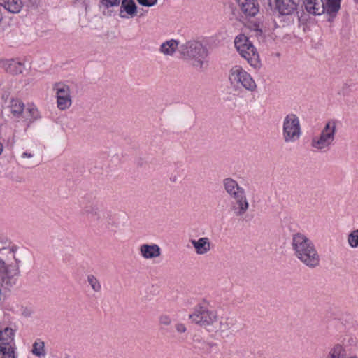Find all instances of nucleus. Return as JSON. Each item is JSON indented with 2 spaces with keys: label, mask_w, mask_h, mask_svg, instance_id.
<instances>
[{
  "label": "nucleus",
  "mask_w": 358,
  "mask_h": 358,
  "mask_svg": "<svg viewBox=\"0 0 358 358\" xmlns=\"http://www.w3.org/2000/svg\"><path fill=\"white\" fill-rule=\"evenodd\" d=\"M0 5L13 13H17L22 7L20 0H1Z\"/></svg>",
  "instance_id": "6ab92c4d"
},
{
  "label": "nucleus",
  "mask_w": 358,
  "mask_h": 358,
  "mask_svg": "<svg viewBox=\"0 0 358 358\" xmlns=\"http://www.w3.org/2000/svg\"><path fill=\"white\" fill-rule=\"evenodd\" d=\"M234 43L241 55L248 61L250 66L255 68L259 67V55L246 36L244 34L238 35L235 38Z\"/></svg>",
  "instance_id": "423d86ee"
},
{
  "label": "nucleus",
  "mask_w": 358,
  "mask_h": 358,
  "mask_svg": "<svg viewBox=\"0 0 358 358\" xmlns=\"http://www.w3.org/2000/svg\"><path fill=\"white\" fill-rule=\"evenodd\" d=\"M356 3H358V0H354Z\"/></svg>",
  "instance_id": "e433bc0d"
},
{
  "label": "nucleus",
  "mask_w": 358,
  "mask_h": 358,
  "mask_svg": "<svg viewBox=\"0 0 358 358\" xmlns=\"http://www.w3.org/2000/svg\"><path fill=\"white\" fill-rule=\"evenodd\" d=\"M341 0H325L324 8L327 14L335 17L341 8Z\"/></svg>",
  "instance_id": "412c9836"
},
{
  "label": "nucleus",
  "mask_w": 358,
  "mask_h": 358,
  "mask_svg": "<svg viewBox=\"0 0 358 358\" xmlns=\"http://www.w3.org/2000/svg\"><path fill=\"white\" fill-rule=\"evenodd\" d=\"M306 10L313 15H321L325 12L323 0H303Z\"/></svg>",
  "instance_id": "2eb2a0df"
},
{
  "label": "nucleus",
  "mask_w": 358,
  "mask_h": 358,
  "mask_svg": "<svg viewBox=\"0 0 358 358\" xmlns=\"http://www.w3.org/2000/svg\"><path fill=\"white\" fill-rule=\"evenodd\" d=\"M101 2L105 7L109 8L118 6L120 0H101Z\"/></svg>",
  "instance_id": "473e14b6"
},
{
  "label": "nucleus",
  "mask_w": 358,
  "mask_h": 358,
  "mask_svg": "<svg viewBox=\"0 0 358 358\" xmlns=\"http://www.w3.org/2000/svg\"><path fill=\"white\" fill-rule=\"evenodd\" d=\"M249 208V203L246 195L233 201L231 204V210L236 217L243 216Z\"/></svg>",
  "instance_id": "4468645a"
},
{
  "label": "nucleus",
  "mask_w": 358,
  "mask_h": 358,
  "mask_svg": "<svg viewBox=\"0 0 358 358\" xmlns=\"http://www.w3.org/2000/svg\"><path fill=\"white\" fill-rule=\"evenodd\" d=\"M209 306L210 302L203 299L195 306L189 319L208 332L220 333L226 337L231 336L234 329L233 320L228 315L220 316L216 310Z\"/></svg>",
  "instance_id": "f257e3e1"
},
{
  "label": "nucleus",
  "mask_w": 358,
  "mask_h": 358,
  "mask_svg": "<svg viewBox=\"0 0 358 358\" xmlns=\"http://www.w3.org/2000/svg\"><path fill=\"white\" fill-rule=\"evenodd\" d=\"M223 185L225 191L229 195L242 188L238 185L236 180L230 178H225L223 180Z\"/></svg>",
  "instance_id": "393cba45"
},
{
  "label": "nucleus",
  "mask_w": 358,
  "mask_h": 358,
  "mask_svg": "<svg viewBox=\"0 0 358 358\" xmlns=\"http://www.w3.org/2000/svg\"><path fill=\"white\" fill-rule=\"evenodd\" d=\"M348 243L351 248H358V229L353 230L349 234Z\"/></svg>",
  "instance_id": "c756f323"
},
{
  "label": "nucleus",
  "mask_w": 358,
  "mask_h": 358,
  "mask_svg": "<svg viewBox=\"0 0 358 358\" xmlns=\"http://www.w3.org/2000/svg\"><path fill=\"white\" fill-rule=\"evenodd\" d=\"M8 108L12 116L17 120L33 122L41 117L39 111L34 106H28L25 108L22 101L17 99L10 100Z\"/></svg>",
  "instance_id": "20e7f679"
},
{
  "label": "nucleus",
  "mask_w": 358,
  "mask_h": 358,
  "mask_svg": "<svg viewBox=\"0 0 358 358\" xmlns=\"http://www.w3.org/2000/svg\"><path fill=\"white\" fill-rule=\"evenodd\" d=\"M241 10L248 16H255L259 12V5L255 0H236Z\"/></svg>",
  "instance_id": "dca6fc26"
},
{
  "label": "nucleus",
  "mask_w": 358,
  "mask_h": 358,
  "mask_svg": "<svg viewBox=\"0 0 358 358\" xmlns=\"http://www.w3.org/2000/svg\"><path fill=\"white\" fill-rule=\"evenodd\" d=\"M180 52L185 57L194 59V66L203 67V59L207 55V52L201 43L194 41L186 42L180 45Z\"/></svg>",
  "instance_id": "0eeeda50"
},
{
  "label": "nucleus",
  "mask_w": 358,
  "mask_h": 358,
  "mask_svg": "<svg viewBox=\"0 0 358 358\" xmlns=\"http://www.w3.org/2000/svg\"><path fill=\"white\" fill-rule=\"evenodd\" d=\"M174 329L178 334H182L187 332V328L186 325L180 322H176L174 325Z\"/></svg>",
  "instance_id": "7c9ffc66"
},
{
  "label": "nucleus",
  "mask_w": 358,
  "mask_h": 358,
  "mask_svg": "<svg viewBox=\"0 0 358 358\" xmlns=\"http://www.w3.org/2000/svg\"><path fill=\"white\" fill-rule=\"evenodd\" d=\"M301 127L299 117L293 113L287 115L283 120L282 138L285 143L292 144L301 136Z\"/></svg>",
  "instance_id": "39448f33"
},
{
  "label": "nucleus",
  "mask_w": 358,
  "mask_h": 358,
  "mask_svg": "<svg viewBox=\"0 0 358 358\" xmlns=\"http://www.w3.org/2000/svg\"><path fill=\"white\" fill-rule=\"evenodd\" d=\"M292 249L296 258L309 268H315L320 264V257L314 243L306 236L297 233L293 235Z\"/></svg>",
  "instance_id": "f03ea898"
},
{
  "label": "nucleus",
  "mask_w": 358,
  "mask_h": 358,
  "mask_svg": "<svg viewBox=\"0 0 358 358\" xmlns=\"http://www.w3.org/2000/svg\"><path fill=\"white\" fill-rule=\"evenodd\" d=\"M141 255L145 259L158 258L161 255V249L157 244H142L139 247Z\"/></svg>",
  "instance_id": "ddd939ff"
},
{
  "label": "nucleus",
  "mask_w": 358,
  "mask_h": 358,
  "mask_svg": "<svg viewBox=\"0 0 358 358\" xmlns=\"http://www.w3.org/2000/svg\"><path fill=\"white\" fill-rule=\"evenodd\" d=\"M138 2L144 6H152L157 3V0H137Z\"/></svg>",
  "instance_id": "72a5a7b5"
},
{
  "label": "nucleus",
  "mask_w": 358,
  "mask_h": 358,
  "mask_svg": "<svg viewBox=\"0 0 358 358\" xmlns=\"http://www.w3.org/2000/svg\"><path fill=\"white\" fill-rule=\"evenodd\" d=\"M178 46V42L176 40L171 39L163 43L160 45L159 51L161 53L171 56L176 50Z\"/></svg>",
  "instance_id": "aec40b11"
},
{
  "label": "nucleus",
  "mask_w": 358,
  "mask_h": 358,
  "mask_svg": "<svg viewBox=\"0 0 358 358\" xmlns=\"http://www.w3.org/2000/svg\"><path fill=\"white\" fill-rule=\"evenodd\" d=\"M14 339V331L13 329L6 327L0 331V341L1 344L8 345Z\"/></svg>",
  "instance_id": "5701e85b"
},
{
  "label": "nucleus",
  "mask_w": 358,
  "mask_h": 358,
  "mask_svg": "<svg viewBox=\"0 0 358 358\" xmlns=\"http://www.w3.org/2000/svg\"><path fill=\"white\" fill-rule=\"evenodd\" d=\"M5 69L6 71L10 73L18 74L22 73L24 65L20 62L11 59L6 62Z\"/></svg>",
  "instance_id": "4be33fe9"
},
{
  "label": "nucleus",
  "mask_w": 358,
  "mask_h": 358,
  "mask_svg": "<svg viewBox=\"0 0 358 358\" xmlns=\"http://www.w3.org/2000/svg\"><path fill=\"white\" fill-rule=\"evenodd\" d=\"M19 255L15 246L0 250V282L9 285L10 280L20 274Z\"/></svg>",
  "instance_id": "7ed1b4c3"
},
{
  "label": "nucleus",
  "mask_w": 358,
  "mask_h": 358,
  "mask_svg": "<svg viewBox=\"0 0 358 358\" xmlns=\"http://www.w3.org/2000/svg\"><path fill=\"white\" fill-rule=\"evenodd\" d=\"M269 3L274 4L281 15H291L296 10V4L292 0H270Z\"/></svg>",
  "instance_id": "f8f14e48"
},
{
  "label": "nucleus",
  "mask_w": 358,
  "mask_h": 358,
  "mask_svg": "<svg viewBox=\"0 0 358 358\" xmlns=\"http://www.w3.org/2000/svg\"><path fill=\"white\" fill-rule=\"evenodd\" d=\"M186 124H186V122H180V126H185Z\"/></svg>",
  "instance_id": "c9c22d12"
},
{
  "label": "nucleus",
  "mask_w": 358,
  "mask_h": 358,
  "mask_svg": "<svg viewBox=\"0 0 358 358\" xmlns=\"http://www.w3.org/2000/svg\"><path fill=\"white\" fill-rule=\"evenodd\" d=\"M87 282L90 285L92 289L95 292H99L101 289V285L99 280L93 275L87 276Z\"/></svg>",
  "instance_id": "cd10ccee"
},
{
  "label": "nucleus",
  "mask_w": 358,
  "mask_h": 358,
  "mask_svg": "<svg viewBox=\"0 0 358 358\" xmlns=\"http://www.w3.org/2000/svg\"><path fill=\"white\" fill-rule=\"evenodd\" d=\"M2 151H3V145H2V144L0 143V155L1 154Z\"/></svg>",
  "instance_id": "f704fd0d"
},
{
  "label": "nucleus",
  "mask_w": 358,
  "mask_h": 358,
  "mask_svg": "<svg viewBox=\"0 0 358 358\" xmlns=\"http://www.w3.org/2000/svg\"><path fill=\"white\" fill-rule=\"evenodd\" d=\"M190 242L193 245L197 255H204L211 249L210 240L207 237L200 238L197 241L191 240Z\"/></svg>",
  "instance_id": "f3484780"
},
{
  "label": "nucleus",
  "mask_w": 358,
  "mask_h": 358,
  "mask_svg": "<svg viewBox=\"0 0 358 358\" xmlns=\"http://www.w3.org/2000/svg\"><path fill=\"white\" fill-rule=\"evenodd\" d=\"M31 352L33 355L39 358L45 357L46 352L44 342L41 340L36 341L33 343Z\"/></svg>",
  "instance_id": "b1692460"
},
{
  "label": "nucleus",
  "mask_w": 358,
  "mask_h": 358,
  "mask_svg": "<svg viewBox=\"0 0 358 358\" xmlns=\"http://www.w3.org/2000/svg\"><path fill=\"white\" fill-rule=\"evenodd\" d=\"M336 127V123L335 121L327 122L320 134L312 138L311 146L317 150H322L329 148L335 138Z\"/></svg>",
  "instance_id": "6e6552de"
},
{
  "label": "nucleus",
  "mask_w": 358,
  "mask_h": 358,
  "mask_svg": "<svg viewBox=\"0 0 358 358\" xmlns=\"http://www.w3.org/2000/svg\"><path fill=\"white\" fill-rule=\"evenodd\" d=\"M124 12L131 17L136 15L137 8L134 0H122L120 15L122 18L128 17L124 14Z\"/></svg>",
  "instance_id": "a211bd4d"
},
{
  "label": "nucleus",
  "mask_w": 358,
  "mask_h": 358,
  "mask_svg": "<svg viewBox=\"0 0 358 358\" xmlns=\"http://www.w3.org/2000/svg\"><path fill=\"white\" fill-rule=\"evenodd\" d=\"M157 320L159 325L163 327H169L172 324V318L167 313H161Z\"/></svg>",
  "instance_id": "c85d7f7f"
},
{
  "label": "nucleus",
  "mask_w": 358,
  "mask_h": 358,
  "mask_svg": "<svg viewBox=\"0 0 358 358\" xmlns=\"http://www.w3.org/2000/svg\"><path fill=\"white\" fill-rule=\"evenodd\" d=\"M229 196L232 198L233 201H235L245 196V192L244 189L241 188L239 190L232 192L231 194H229Z\"/></svg>",
  "instance_id": "2f4dec72"
},
{
  "label": "nucleus",
  "mask_w": 358,
  "mask_h": 358,
  "mask_svg": "<svg viewBox=\"0 0 358 358\" xmlns=\"http://www.w3.org/2000/svg\"><path fill=\"white\" fill-rule=\"evenodd\" d=\"M229 79L231 84H241L250 91H254L257 88V85L251 76L239 65L231 69Z\"/></svg>",
  "instance_id": "1a4fd4ad"
},
{
  "label": "nucleus",
  "mask_w": 358,
  "mask_h": 358,
  "mask_svg": "<svg viewBox=\"0 0 358 358\" xmlns=\"http://www.w3.org/2000/svg\"><path fill=\"white\" fill-rule=\"evenodd\" d=\"M18 160L23 164H31L34 158V154L31 152H21L17 155Z\"/></svg>",
  "instance_id": "bb28decb"
},
{
  "label": "nucleus",
  "mask_w": 358,
  "mask_h": 358,
  "mask_svg": "<svg viewBox=\"0 0 358 358\" xmlns=\"http://www.w3.org/2000/svg\"><path fill=\"white\" fill-rule=\"evenodd\" d=\"M0 358H15V351L10 346L0 345Z\"/></svg>",
  "instance_id": "a878e982"
},
{
  "label": "nucleus",
  "mask_w": 358,
  "mask_h": 358,
  "mask_svg": "<svg viewBox=\"0 0 358 358\" xmlns=\"http://www.w3.org/2000/svg\"><path fill=\"white\" fill-rule=\"evenodd\" d=\"M54 90L56 93L58 108L61 110L69 108L72 103L69 87L63 83H57L54 86Z\"/></svg>",
  "instance_id": "9d476101"
},
{
  "label": "nucleus",
  "mask_w": 358,
  "mask_h": 358,
  "mask_svg": "<svg viewBox=\"0 0 358 358\" xmlns=\"http://www.w3.org/2000/svg\"><path fill=\"white\" fill-rule=\"evenodd\" d=\"M325 358H358L352 355L346 346L337 343L329 348Z\"/></svg>",
  "instance_id": "9b49d317"
}]
</instances>
